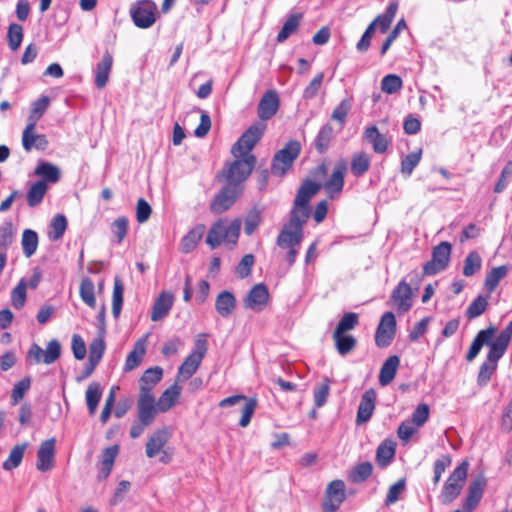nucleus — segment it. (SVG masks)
<instances>
[{
	"label": "nucleus",
	"instance_id": "nucleus-1",
	"mask_svg": "<svg viewBox=\"0 0 512 512\" xmlns=\"http://www.w3.org/2000/svg\"><path fill=\"white\" fill-rule=\"evenodd\" d=\"M309 205L297 204L294 201L293 208L290 211L289 221L282 227L277 239V245L301 244L304 232L303 228L310 217Z\"/></svg>",
	"mask_w": 512,
	"mask_h": 512
},
{
	"label": "nucleus",
	"instance_id": "nucleus-2",
	"mask_svg": "<svg viewBox=\"0 0 512 512\" xmlns=\"http://www.w3.org/2000/svg\"><path fill=\"white\" fill-rule=\"evenodd\" d=\"M495 333L496 328L494 326H489L486 329L480 330L474 338L466 355L467 361L474 360L481 351L482 347L487 345L489 347V351L486 361L497 364V362L505 354L509 343L505 342L499 337H496V339L493 340Z\"/></svg>",
	"mask_w": 512,
	"mask_h": 512
},
{
	"label": "nucleus",
	"instance_id": "nucleus-3",
	"mask_svg": "<svg viewBox=\"0 0 512 512\" xmlns=\"http://www.w3.org/2000/svg\"><path fill=\"white\" fill-rule=\"evenodd\" d=\"M256 164L255 156H238L231 163L226 164L222 171L227 184L239 186L251 174Z\"/></svg>",
	"mask_w": 512,
	"mask_h": 512
},
{
	"label": "nucleus",
	"instance_id": "nucleus-4",
	"mask_svg": "<svg viewBox=\"0 0 512 512\" xmlns=\"http://www.w3.org/2000/svg\"><path fill=\"white\" fill-rule=\"evenodd\" d=\"M207 352V340L205 334H199L195 340V347L192 353L184 360L178 369L177 379H189L200 366L202 359Z\"/></svg>",
	"mask_w": 512,
	"mask_h": 512
},
{
	"label": "nucleus",
	"instance_id": "nucleus-5",
	"mask_svg": "<svg viewBox=\"0 0 512 512\" xmlns=\"http://www.w3.org/2000/svg\"><path fill=\"white\" fill-rule=\"evenodd\" d=\"M301 145L296 140H290L284 148L279 150L273 158L271 172L276 176H283L293 165L299 156Z\"/></svg>",
	"mask_w": 512,
	"mask_h": 512
},
{
	"label": "nucleus",
	"instance_id": "nucleus-6",
	"mask_svg": "<svg viewBox=\"0 0 512 512\" xmlns=\"http://www.w3.org/2000/svg\"><path fill=\"white\" fill-rule=\"evenodd\" d=\"M265 128L266 125L261 122L251 125L233 145L231 149L233 156H254L251 150L261 139Z\"/></svg>",
	"mask_w": 512,
	"mask_h": 512
},
{
	"label": "nucleus",
	"instance_id": "nucleus-7",
	"mask_svg": "<svg viewBox=\"0 0 512 512\" xmlns=\"http://www.w3.org/2000/svg\"><path fill=\"white\" fill-rule=\"evenodd\" d=\"M61 355V345L58 340L53 339L48 342L46 349L43 350L38 344L33 343L26 356L29 364H45L54 363Z\"/></svg>",
	"mask_w": 512,
	"mask_h": 512
},
{
	"label": "nucleus",
	"instance_id": "nucleus-8",
	"mask_svg": "<svg viewBox=\"0 0 512 512\" xmlns=\"http://www.w3.org/2000/svg\"><path fill=\"white\" fill-rule=\"evenodd\" d=\"M452 245L443 241L433 248L432 259L424 264L423 274L424 275H435L445 270L450 262Z\"/></svg>",
	"mask_w": 512,
	"mask_h": 512
},
{
	"label": "nucleus",
	"instance_id": "nucleus-9",
	"mask_svg": "<svg viewBox=\"0 0 512 512\" xmlns=\"http://www.w3.org/2000/svg\"><path fill=\"white\" fill-rule=\"evenodd\" d=\"M156 5L150 0H142L135 4L131 10V17L139 28H149L156 20Z\"/></svg>",
	"mask_w": 512,
	"mask_h": 512
},
{
	"label": "nucleus",
	"instance_id": "nucleus-10",
	"mask_svg": "<svg viewBox=\"0 0 512 512\" xmlns=\"http://www.w3.org/2000/svg\"><path fill=\"white\" fill-rule=\"evenodd\" d=\"M396 334V319L392 312L382 315L375 334V343L378 347H388Z\"/></svg>",
	"mask_w": 512,
	"mask_h": 512
},
{
	"label": "nucleus",
	"instance_id": "nucleus-11",
	"mask_svg": "<svg viewBox=\"0 0 512 512\" xmlns=\"http://www.w3.org/2000/svg\"><path fill=\"white\" fill-rule=\"evenodd\" d=\"M158 412L154 395L149 394L148 389H144L143 393H139L137 400V419L151 425Z\"/></svg>",
	"mask_w": 512,
	"mask_h": 512
},
{
	"label": "nucleus",
	"instance_id": "nucleus-12",
	"mask_svg": "<svg viewBox=\"0 0 512 512\" xmlns=\"http://www.w3.org/2000/svg\"><path fill=\"white\" fill-rule=\"evenodd\" d=\"M240 193V186L227 184L215 196L213 202L210 205L211 212L214 214H221L225 212L235 203Z\"/></svg>",
	"mask_w": 512,
	"mask_h": 512
},
{
	"label": "nucleus",
	"instance_id": "nucleus-13",
	"mask_svg": "<svg viewBox=\"0 0 512 512\" xmlns=\"http://www.w3.org/2000/svg\"><path fill=\"white\" fill-rule=\"evenodd\" d=\"M346 499L345 484L342 480H334L329 483L326 489V496L323 502L324 512H335Z\"/></svg>",
	"mask_w": 512,
	"mask_h": 512
},
{
	"label": "nucleus",
	"instance_id": "nucleus-14",
	"mask_svg": "<svg viewBox=\"0 0 512 512\" xmlns=\"http://www.w3.org/2000/svg\"><path fill=\"white\" fill-rule=\"evenodd\" d=\"M269 300V292L264 284H256L248 292L244 299V307L253 310L254 312H261L265 309Z\"/></svg>",
	"mask_w": 512,
	"mask_h": 512
},
{
	"label": "nucleus",
	"instance_id": "nucleus-15",
	"mask_svg": "<svg viewBox=\"0 0 512 512\" xmlns=\"http://www.w3.org/2000/svg\"><path fill=\"white\" fill-rule=\"evenodd\" d=\"M55 438L43 441L37 451L36 468L41 472L50 471L55 462Z\"/></svg>",
	"mask_w": 512,
	"mask_h": 512
},
{
	"label": "nucleus",
	"instance_id": "nucleus-16",
	"mask_svg": "<svg viewBox=\"0 0 512 512\" xmlns=\"http://www.w3.org/2000/svg\"><path fill=\"white\" fill-rule=\"evenodd\" d=\"M486 481L483 477L473 480L468 488V495L463 503L462 509L454 512H472L482 499Z\"/></svg>",
	"mask_w": 512,
	"mask_h": 512
},
{
	"label": "nucleus",
	"instance_id": "nucleus-17",
	"mask_svg": "<svg viewBox=\"0 0 512 512\" xmlns=\"http://www.w3.org/2000/svg\"><path fill=\"white\" fill-rule=\"evenodd\" d=\"M35 121L30 122L22 133V146L25 151L29 152L33 148L37 150H45L48 147V140L44 134H35Z\"/></svg>",
	"mask_w": 512,
	"mask_h": 512
},
{
	"label": "nucleus",
	"instance_id": "nucleus-18",
	"mask_svg": "<svg viewBox=\"0 0 512 512\" xmlns=\"http://www.w3.org/2000/svg\"><path fill=\"white\" fill-rule=\"evenodd\" d=\"M391 299L401 313H405L412 307V289L404 280L400 281L392 291Z\"/></svg>",
	"mask_w": 512,
	"mask_h": 512
},
{
	"label": "nucleus",
	"instance_id": "nucleus-19",
	"mask_svg": "<svg viewBox=\"0 0 512 512\" xmlns=\"http://www.w3.org/2000/svg\"><path fill=\"white\" fill-rule=\"evenodd\" d=\"M279 107V97L276 91L268 90L258 104V117L265 121L274 116Z\"/></svg>",
	"mask_w": 512,
	"mask_h": 512
},
{
	"label": "nucleus",
	"instance_id": "nucleus-20",
	"mask_svg": "<svg viewBox=\"0 0 512 512\" xmlns=\"http://www.w3.org/2000/svg\"><path fill=\"white\" fill-rule=\"evenodd\" d=\"M375 401L376 392L374 389H369L364 392L357 410L356 423L358 425L369 421L375 409Z\"/></svg>",
	"mask_w": 512,
	"mask_h": 512
},
{
	"label": "nucleus",
	"instance_id": "nucleus-21",
	"mask_svg": "<svg viewBox=\"0 0 512 512\" xmlns=\"http://www.w3.org/2000/svg\"><path fill=\"white\" fill-rule=\"evenodd\" d=\"M173 302L174 296L172 293L167 291L161 292L154 302L151 312V320L156 322L165 318L171 310Z\"/></svg>",
	"mask_w": 512,
	"mask_h": 512
},
{
	"label": "nucleus",
	"instance_id": "nucleus-22",
	"mask_svg": "<svg viewBox=\"0 0 512 512\" xmlns=\"http://www.w3.org/2000/svg\"><path fill=\"white\" fill-rule=\"evenodd\" d=\"M363 139L372 145L375 153L382 154L387 151L390 141L386 135L379 132L376 126H369L363 133Z\"/></svg>",
	"mask_w": 512,
	"mask_h": 512
},
{
	"label": "nucleus",
	"instance_id": "nucleus-23",
	"mask_svg": "<svg viewBox=\"0 0 512 512\" xmlns=\"http://www.w3.org/2000/svg\"><path fill=\"white\" fill-rule=\"evenodd\" d=\"M237 301L234 294L230 291H221L215 300V309L223 318H229L236 309Z\"/></svg>",
	"mask_w": 512,
	"mask_h": 512
},
{
	"label": "nucleus",
	"instance_id": "nucleus-24",
	"mask_svg": "<svg viewBox=\"0 0 512 512\" xmlns=\"http://www.w3.org/2000/svg\"><path fill=\"white\" fill-rule=\"evenodd\" d=\"M181 391L182 388L177 382L168 387L156 402L159 412L164 413L169 411L177 403Z\"/></svg>",
	"mask_w": 512,
	"mask_h": 512
},
{
	"label": "nucleus",
	"instance_id": "nucleus-25",
	"mask_svg": "<svg viewBox=\"0 0 512 512\" xmlns=\"http://www.w3.org/2000/svg\"><path fill=\"white\" fill-rule=\"evenodd\" d=\"M112 65L113 57L110 53L106 52L95 69V85L97 88H103L106 86L112 70Z\"/></svg>",
	"mask_w": 512,
	"mask_h": 512
},
{
	"label": "nucleus",
	"instance_id": "nucleus-26",
	"mask_svg": "<svg viewBox=\"0 0 512 512\" xmlns=\"http://www.w3.org/2000/svg\"><path fill=\"white\" fill-rule=\"evenodd\" d=\"M400 359L396 355L388 357L382 364L379 372V384L381 386H387L390 384L396 376Z\"/></svg>",
	"mask_w": 512,
	"mask_h": 512
},
{
	"label": "nucleus",
	"instance_id": "nucleus-27",
	"mask_svg": "<svg viewBox=\"0 0 512 512\" xmlns=\"http://www.w3.org/2000/svg\"><path fill=\"white\" fill-rule=\"evenodd\" d=\"M345 170L346 166L344 164L337 165L330 178L326 181L324 188L331 198L334 197L335 193L338 194L342 191L344 186Z\"/></svg>",
	"mask_w": 512,
	"mask_h": 512
},
{
	"label": "nucleus",
	"instance_id": "nucleus-28",
	"mask_svg": "<svg viewBox=\"0 0 512 512\" xmlns=\"http://www.w3.org/2000/svg\"><path fill=\"white\" fill-rule=\"evenodd\" d=\"M169 440V434L166 429L155 431L146 444V455L149 458L158 454Z\"/></svg>",
	"mask_w": 512,
	"mask_h": 512
},
{
	"label": "nucleus",
	"instance_id": "nucleus-29",
	"mask_svg": "<svg viewBox=\"0 0 512 512\" xmlns=\"http://www.w3.org/2000/svg\"><path fill=\"white\" fill-rule=\"evenodd\" d=\"M205 233L204 225H197L191 229L181 240L180 250L183 253H190L193 251Z\"/></svg>",
	"mask_w": 512,
	"mask_h": 512
},
{
	"label": "nucleus",
	"instance_id": "nucleus-30",
	"mask_svg": "<svg viewBox=\"0 0 512 512\" xmlns=\"http://www.w3.org/2000/svg\"><path fill=\"white\" fill-rule=\"evenodd\" d=\"M34 174L36 176L41 177V180H44L45 183H56L60 179V170L59 168L49 162L46 161H39L35 170Z\"/></svg>",
	"mask_w": 512,
	"mask_h": 512
},
{
	"label": "nucleus",
	"instance_id": "nucleus-31",
	"mask_svg": "<svg viewBox=\"0 0 512 512\" xmlns=\"http://www.w3.org/2000/svg\"><path fill=\"white\" fill-rule=\"evenodd\" d=\"M118 445L107 447L101 454L99 476L103 479L107 478L111 473L114 461L118 455Z\"/></svg>",
	"mask_w": 512,
	"mask_h": 512
},
{
	"label": "nucleus",
	"instance_id": "nucleus-32",
	"mask_svg": "<svg viewBox=\"0 0 512 512\" xmlns=\"http://www.w3.org/2000/svg\"><path fill=\"white\" fill-rule=\"evenodd\" d=\"M163 370L160 367H153L147 369L140 378V392L143 393L144 389L149 390V394H153L152 390L158 382L162 379Z\"/></svg>",
	"mask_w": 512,
	"mask_h": 512
},
{
	"label": "nucleus",
	"instance_id": "nucleus-33",
	"mask_svg": "<svg viewBox=\"0 0 512 512\" xmlns=\"http://www.w3.org/2000/svg\"><path fill=\"white\" fill-rule=\"evenodd\" d=\"M48 190V185L44 180H38L33 183L27 192V204L29 207H36L42 201Z\"/></svg>",
	"mask_w": 512,
	"mask_h": 512
},
{
	"label": "nucleus",
	"instance_id": "nucleus-34",
	"mask_svg": "<svg viewBox=\"0 0 512 512\" xmlns=\"http://www.w3.org/2000/svg\"><path fill=\"white\" fill-rule=\"evenodd\" d=\"M333 135L334 131L331 124L326 123L320 128L314 140L315 148L319 154H323L324 152L327 151L333 139Z\"/></svg>",
	"mask_w": 512,
	"mask_h": 512
},
{
	"label": "nucleus",
	"instance_id": "nucleus-35",
	"mask_svg": "<svg viewBox=\"0 0 512 512\" xmlns=\"http://www.w3.org/2000/svg\"><path fill=\"white\" fill-rule=\"evenodd\" d=\"M320 187V184L314 181H304L300 186L294 201L297 202V204L309 205L310 199L319 191Z\"/></svg>",
	"mask_w": 512,
	"mask_h": 512
},
{
	"label": "nucleus",
	"instance_id": "nucleus-36",
	"mask_svg": "<svg viewBox=\"0 0 512 512\" xmlns=\"http://www.w3.org/2000/svg\"><path fill=\"white\" fill-rule=\"evenodd\" d=\"M146 352V343L144 340H139L135 343L133 350L128 354L124 369L125 371H131L135 369L142 361L143 356Z\"/></svg>",
	"mask_w": 512,
	"mask_h": 512
},
{
	"label": "nucleus",
	"instance_id": "nucleus-37",
	"mask_svg": "<svg viewBox=\"0 0 512 512\" xmlns=\"http://www.w3.org/2000/svg\"><path fill=\"white\" fill-rule=\"evenodd\" d=\"M302 14L295 13L289 16V18L283 24L281 30L277 35V42H285L293 33H295L300 25Z\"/></svg>",
	"mask_w": 512,
	"mask_h": 512
},
{
	"label": "nucleus",
	"instance_id": "nucleus-38",
	"mask_svg": "<svg viewBox=\"0 0 512 512\" xmlns=\"http://www.w3.org/2000/svg\"><path fill=\"white\" fill-rule=\"evenodd\" d=\"M226 242V228L225 222L220 220L213 224L211 227L206 243L212 248L218 247L221 243Z\"/></svg>",
	"mask_w": 512,
	"mask_h": 512
},
{
	"label": "nucleus",
	"instance_id": "nucleus-39",
	"mask_svg": "<svg viewBox=\"0 0 512 512\" xmlns=\"http://www.w3.org/2000/svg\"><path fill=\"white\" fill-rule=\"evenodd\" d=\"M27 446V443H22L11 449L8 458L3 462L2 467L5 471H12L21 464Z\"/></svg>",
	"mask_w": 512,
	"mask_h": 512
},
{
	"label": "nucleus",
	"instance_id": "nucleus-40",
	"mask_svg": "<svg viewBox=\"0 0 512 512\" xmlns=\"http://www.w3.org/2000/svg\"><path fill=\"white\" fill-rule=\"evenodd\" d=\"M371 158L365 152H357L352 156L351 172L356 177L364 175L370 168Z\"/></svg>",
	"mask_w": 512,
	"mask_h": 512
},
{
	"label": "nucleus",
	"instance_id": "nucleus-41",
	"mask_svg": "<svg viewBox=\"0 0 512 512\" xmlns=\"http://www.w3.org/2000/svg\"><path fill=\"white\" fill-rule=\"evenodd\" d=\"M124 284L119 276L114 277L112 294V314L118 318L123 305Z\"/></svg>",
	"mask_w": 512,
	"mask_h": 512
},
{
	"label": "nucleus",
	"instance_id": "nucleus-42",
	"mask_svg": "<svg viewBox=\"0 0 512 512\" xmlns=\"http://www.w3.org/2000/svg\"><path fill=\"white\" fill-rule=\"evenodd\" d=\"M333 340L338 353L342 356L349 354L356 346V339L352 335L338 334L333 332Z\"/></svg>",
	"mask_w": 512,
	"mask_h": 512
},
{
	"label": "nucleus",
	"instance_id": "nucleus-43",
	"mask_svg": "<svg viewBox=\"0 0 512 512\" xmlns=\"http://www.w3.org/2000/svg\"><path fill=\"white\" fill-rule=\"evenodd\" d=\"M102 396L101 386L97 382L89 384L86 390L85 398L90 415H94Z\"/></svg>",
	"mask_w": 512,
	"mask_h": 512
},
{
	"label": "nucleus",
	"instance_id": "nucleus-44",
	"mask_svg": "<svg viewBox=\"0 0 512 512\" xmlns=\"http://www.w3.org/2000/svg\"><path fill=\"white\" fill-rule=\"evenodd\" d=\"M397 9L398 4L396 2H392L388 5L384 14L378 15L372 21L376 27H379L382 33H385L390 27L392 21L395 18Z\"/></svg>",
	"mask_w": 512,
	"mask_h": 512
},
{
	"label": "nucleus",
	"instance_id": "nucleus-45",
	"mask_svg": "<svg viewBox=\"0 0 512 512\" xmlns=\"http://www.w3.org/2000/svg\"><path fill=\"white\" fill-rule=\"evenodd\" d=\"M21 245L23 254L30 258L35 254L38 247V235L34 230L25 229L22 233Z\"/></svg>",
	"mask_w": 512,
	"mask_h": 512
},
{
	"label": "nucleus",
	"instance_id": "nucleus-46",
	"mask_svg": "<svg viewBox=\"0 0 512 512\" xmlns=\"http://www.w3.org/2000/svg\"><path fill=\"white\" fill-rule=\"evenodd\" d=\"M331 381L328 377H325L320 383H318L313 390L314 405L316 408L323 407L330 394Z\"/></svg>",
	"mask_w": 512,
	"mask_h": 512
},
{
	"label": "nucleus",
	"instance_id": "nucleus-47",
	"mask_svg": "<svg viewBox=\"0 0 512 512\" xmlns=\"http://www.w3.org/2000/svg\"><path fill=\"white\" fill-rule=\"evenodd\" d=\"M395 456V443L391 440L383 441L377 448L376 459L380 466H386Z\"/></svg>",
	"mask_w": 512,
	"mask_h": 512
},
{
	"label": "nucleus",
	"instance_id": "nucleus-48",
	"mask_svg": "<svg viewBox=\"0 0 512 512\" xmlns=\"http://www.w3.org/2000/svg\"><path fill=\"white\" fill-rule=\"evenodd\" d=\"M508 269L506 266H498L492 268L485 279V288L489 292H493L498 286L499 282L507 275Z\"/></svg>",
	"mask_w": 512,
	"mask_h": 512
},
{
	"label": "nucleus",
	"instance_id": "nucleus-49",
	"mask_svg": "<svg viewBox=\"0 0 512 512\" xmlns=\"http://www.w3.org/2000/svg\"><path fill=\"white\" fill-rule=\"evenodd\" d=\"M372 471L373 466L370 462H362L351 470L349 480L352 483H362L371 476Z\"/></svg>",
	"mask_w": 512,
	"mask_h": 512
},
{
	"label": "nucleus",
	"instance_id": "nucleus-50",
	"mask_svg": "<svg viewBox=\"0 0 512 512\" xmlns=\"http://www.w3.org/2000/svg\"><path fill=\"white\" fill-rule=\"evenodd\" d=\"M67 228V219L62 214H57L55 217H53L51 224H50V230L48 232V237L52 241L59 240L65 230Z\"/></svg>",
	"mask_w": 512,
	"mask_h": 512
},
{
	"label": "nucleus",
	"instance_id": "nucleus-51",
	"mask_svg": "<svg viewBox=\"0 0 512 512\" xmlns=\"http://www.w3.org/2000/svg\"><path fill=\"white\" fill-rule=\"evenodd\" d=\"M14 227L11 221H4L0 225V253L6 254L14 239Z\"/></svg>",
	"mask_w": 512,
	"mask_h": 512
},
{
	"label": "nucleus",
	"instance_id": "nucleus-52",
	"mask_svg": "<svg viewBox=\"0 0 512 512\" xmlns=\"http://www.w3.org/2000/svg\"><path fill=\"white\" fill-rule=\"evenodd\" d=\"M94 283L89 278L82 279L80 283V296L85 304H87L91 308H95L96 306V298L94 293Z\"/></svg>",
	"mask_w": 512,
	"mask_h": 512
},
{
	"label": "nucleus",
	"instance_id": "nucleus-53",
	"mask_svg": "<svg viewBox=\"0 0 512 512\" xmlns=\"http://www.w3.org/2000/svg\"><path fill=\"white\" fill-rule=\"evenodd\" d=\"M482 265V259L478 252H470L464 260L463 274L466 277L473 276Z\"/></svg>",
	"mask_w": 512,
	"mask_h": 512
},
{
	"label": "nucleus",
	"instance_id": "nucleus-54",
	"mask_svg": "<svg viewBox=\"0 0 512 512\" xmlns=\"http://www.w3.org/2000/svg\"><path fill=\"white\" fill-rule=\"evenodd\" d=\"M422 158V150L412 152L405 156L401 161V173L405 176H410L415 167L420 163Z\"/></svg>",
	"mask_w": 512,
	"mask_h": 512
},
{
	"label": "nucleus",
	"instance_id": "nucleus-55",
	"mask_svg": "<svg viewBox=\"0 0 512 512\" xmlns=\"http://www.w3.org/2000/svg\"><path fill=\"white\" fill-rule=\"evenodd\" d=\"M402 79L396 74H388L381 81V90L387 94H394L401 90Z\"/></svg>",
	"mask_w": 512,
	"mask_h": 512
},
{
	"label": "nucleus",
	"instance_id": "nucleus-56",
	"mask_svg": "<svg viewBox=\"0 0 512 512\" xmlns=\"http://www.w3.org/2000/svg\"><path fill=\"white\" fill-rule=\"evenodd\" d=\"M488 306L487 297L479 295L475 298L466 310V316L468 319H474L482 315Z\"/></svg>",
	"mask_w": 512,
	"mask_h": 512
},
{
	"label": "nucleus",
	"instance_id": "nucleus-57",
	"mask_svg": "<svg viewBox=\"0 0 512 512\" xmlns=\"http://www.w3.org/2000/svg\"><path fill=\"white\" fill-rule=\"evenodd\" d=\"M8 45L11 50L16 51L23 40V28L21 25L12 23L8 28Z\"/></svg>",
	"mask_w": 512,
	"mask_h": 512
},
{
	"label": "nucleus",
	"instance_id": "nucleus-58",
	"mask_svg": "<svg viewBox=\"0 0 512 512\" xmlns=\"http://www.w3.org/2000/svg\"><path fill=\"white\" fill-rule=\"evenodd\" d=\"M469 463L467 461H463L459 466H457L451 475L448 477L446 483H452L453 485H458L463 488L464 482L467 478Z\"/></svg>",
	"mask_w": 512,
	"mask_h": 512
},
{
	"label": "nucleus",
	"instance_id": "nucleus-59",
	"mask_svg": "<svg viewBox=\"0 0 512 512\" xmlns=\"http://www.w3.org/2000/svg\"><path fill=\"white\" fill-rule=\"evenodd\" d=\"M358 319V314L354 312L345 313L339 321L334 332H336L338 335L354 329L358 324Z\"/></svg>",
	"mask_w": 512,
	"mask_h": 512
},
{
	"label": "nucleus",
	"instance_id": "nucleus-60",
	"mask_svg": "<svg viewBox=\"0 0 512 512\" xmlns=\"http://www.w3.org/2000/svg\"><path fill=\"white\" fill-rule=\"evenodd\" d=\"M31 386V379L29 377H26L20 381H18L12 390L11 394V402L12 405L18 404L26 394V392L30 389Z\"/></svg>",
	"mask_w": 512,
	"mask_h": 512
},
{
	"label": "nucleus",
	"instance_id": "nucleus-61",
	"mask_svg": "<svg viewBox=\"0 0 512 512\" xmlns=\"http://www.w3.org/2000/svg\"><path fill=\"white\" fill-rule=\"evenodd\" d=\"M105 350V343L102 337L94 339L89 348V363L98 364Z\"/></svg>",
	"mask_w": 512,
	"mask_h": 512
},
{
	"label": "nucleus",
	"instance_id": "nucleus-62",
	"mask_svg": "<svg viewBox=\"0 0 512 512\" xmlns=\"http://www.w3.org/2000/svg\"><path fill=\"white\" fill-rule=\"evenodd\" d=\"M497 369V364L485 361L479 369L477 383L479 386L484 387L490 381L492 375Z\"/></svg>",
	"mask_w": 512,
	"mask_h": 512
},
{
	"label": "nucleus",
	"instance_id": "nucleus-63",
	"mask_svg": "<svg viewBox=\"0 0 512 512\" xmlns=\"http://www.w3.org/2000/svg\"><path fill=\"white\" fill-rule=\"evenodd\" d=\"M352 107V100L351 99H343L340 104L335 107V109L332 112L331 118L337 122H339L341 125H344L346 122L347 115Z\"/></svg>",
	"mask_w": 512,
	"mask_h": 512
},
{
	"label": "nucleus",
	"instance_id": "nucleus-64",
	"mask_svg": "<svg viewBox=\"0 0 512 512\" xmlns=\"http://www.w3.org/2000/svg\"><path fill=\"white\" fill-rule=\"evenodd\" d=\"M262 220L261 212L254 208L250 210L245 218L244 232L247 235H252Z\"/></svg>",
	"mask_w": 512,
	"mask_h": 512
}]
</instances>
